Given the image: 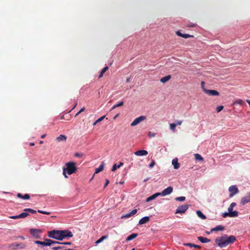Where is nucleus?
Returning <instances> with one entry per match:
<instances>
[{"label":"nucleus","instance_id":"obj_1","mask_svg":"<svg viewBox=\"0 0 250 250\" xmlns=\"http://www.w3.org/2000/svg\"><path fill=\"white\" fill-rule=\"evenodd\" d=\"M236 241V238L233 235L228 236L223 234L220 237L216 238L215 240L216 244L221 248H225L227 246L233 244Z\"/></svg>","mask_w":250,"mask_h":250},{"label":"nucleus","instance_id":"obj_2","mask_svg":"<svg viewBox=\"0 0 250 250\" xmlns=\"http://www.w3.org/2000/svg\"><path fill=\"white\" fill-rule=\"evenodd\" d=\"M66 167H63L66 171L67 173L69 175H71L76 172L77 168L76 166V163L73 162H69L65 164Z\"/></svg>","mask_w":250,"mask_h":250},{"label":"nucleus","instance_id":"obj_3","mask_svg":"<svg viewBox=\"0 0 250 250\" xmlns=\"http://www.w3.org/2000/svg\"><path fill=\"white\" fill-rule=\"evenodd\" d=\"M48 236L50 238H53L58 240H62L61 235V230H53L48 232Z\"/></svg>","mask_w":250,"mask_h":250},{"label":"nucleus","instance_id":"obj_4","mask_svg":"<svg viewBox=\"0 0 250 250\" xmlns=\"http://www.w3.org/2000/svg\"><path fill=\"white\" fill-rule=\"evenodd\" d=\"M26 245L23 243H14L10 244L8 246L9 248L13 250H15L17 249H24L26 248Z\"/></svg>","mask_w":250,"mask_h":250},{"label":"nucleus","instance_id":"obj_5","mask_svg":"<svg viewBox=\"0 0 250 250\" xmlns=\"http://www.w3.org/2000/svg\"><path fill=\"white\" fill-rule=\"evenodd\" d=\"M188 208V205L187 204H184L182 206H179L177 208L175 213H184L187 210Z\"/></svg>","mask_w":250,"mask_h":250},{"label":"nucleus","instance_id":"obj_6","mask_svg":"<svg viewBox=\"0 0 250 250\" xmlns=\"http://www.w3.org/2000/svg\"><path fill=\"white\" fill-rule=\"evenodd\" d=\"M61 235L62 238V240L66 237H72L73 236V234L71 231L68 230H61Z\"/></svg>","mask_w":250,"mask_h":250},{"label":"nucleus","instance_id":"obj_7","mask_svg":"<svg viewBox=\"0 0 250 250\" xmlns=\"http://www.w3.org/2000/svg\"><path fill=\"white\" fill-rule=\"evenodd\" d=\"M146 117L145 116H141L136 118L131 124V126H134L139 124L141 122L146 120Z\"/></svg>","mask_w":250,"mask_h":250},{"label":"nucleus","instance_id":"obj_8","mask_svg":"<svg viewBox=\"0 0 250 250\" xmlns=\"http://www.w3.org/2000/svg\"><path fill=\"white\" fill-rule=\"evenodd\" d=\"M229 190L230 192L229 197H233L235 194L238 192V189L235 186H231L229 188Z\"/></svg>","mask_w":250,"mask_h":250},{"label":"nucleus","instance_id":"obj_9","mask_svg":"<svg viewBox=\"0 0 250 250\" xmlns=\"http://www.w3.org/2000/svg\"><path fill=\"white\" fill-rule=\"evenodd\" d=\"M41 231L38 229H30V233L36 238H39L40 237V233Z\"/></svg>","mask_w":250,"mask_h":250},{"label":"nucleus","instance_id":"obj_10","mask_svg":"<svg viewBox=\"0 0 250 250\" xmlns=\"http://www.w3.org/2000/svg\"><path fill=\"white\" fill-rule=\"evenodd\" d=\"M29 215V213L27 212L26 211L22 212L19 215H16V216H10L9 218L11 219H17L19 218H24L28 216Z\"/></svg>","mask_w":250,"mask_h":250},{"label":"nucleus","instance_id":"obj_11","mask_svg":"<svg viewBox=\"0 0 250 250\" xmlns=\"http://www.w3.org/2000/svg\"><path fill=\"white\" fill-rule=\"evenodd\" d=\"M203 91L208 95L210 96H219V93L215 90H208L204 89Z\"/></svg>","mask_w":250,"mask_h":250},{"label":"nucleus","instance_id":"obj_12","mask_svg":"<svg viewBox=\"0 0 250 250\" xmlns=\"http://www.w3.org/2000/svg\"><path fill=\"white\" fill-rule=\"evenodd\" d=\"M173 191V188L171 187H168L164 190H163L162 192L160 193V195L162 196H166L170 194Z\"/></svg>","mask_w":250,"mask_h":250},{"label":"nucleus","instance_id":"obj_13","mask_svg":"<svg viewBox=\"0 0 250 250\" xmlns=\"http://www.w3.org/2000/svg\"><path fill=\"white\" fill-rule=\"evenodd\" d=\"M233 208L231 207H229L228 208V212L230 213V217H237L238 215V212L236 210L233 211Z\"/></svg>","mask_w":250,"mask_h":250},{"label":"nucleus","instance_id":"obj_14","mask_svg":"<svg viewBox=\"0 0 250 250\" xmlns=\"http://www.w3.org/2000/svg\"><path fill=\"white\" fill-rule=\"evenodd\" d=\"M250 202V193H249L248 195L241 199V204L243 205Z\"/></svg>","mask_w":250,"mask_h":250},{"label":"nucleus","instance_id":"obj_15","mask_svg":"<svg viewBox=\"0 0 250 250\" xmlns=\"http://www.w3.org/2000/svg\"><path fill=\"white\" fill-rule=\"evenodd\" d=\"M137 212V209H134L130 212L126 213L123 216H122L121 218H129L134 215H135Z\"/></svg>","mask_w":250,"mask_h":250},{"label":"nucleus","instance_id":"obj_16","mask_svg":"<svg viewBox=\"0 0 250 250\" xmlns=\"http://www.w3.org/2000/svg\"><path fill=\"white\" fill-rule=\"evenodd\" d=\"M147 154L148 152L146 150H140L134 152V154L136 156H144Z\"/></svg>","mask_w":250,"mask_h":250},{"label":"nucleus","instance_id":"obj_17","mask_svg":"<svg viewBox=\"0 0 250 250\" xmlns=\"http://www.w3.org/2000/svg\"><path fill=\"white\" fill-rule=\"evenodd\" d=\"M225 229V227L221 225H218L215 227L214 228H212L210 229V232H212L215 231H222Z\"/></svg>","mask_w":250,"mask_h":250},{"label":"nucleus","instance_id":"obj_18","mask_svg":"<svg viewBox=\"0 0 250 250\" xmlns=\"http://www.w3.org/2000/svg\"><path fill=\"white\" fill-rule=\"evenodd\" d=\"M160 195V192H157L154 194L153 195L149 196L146 199V202H148L152 200L155 199L156 198H157L158 196Z\"/></svg>","mask_w":250,"mask_h":250},{"label":"nucleus","instance_id":"obj_19","mask_svg":"<svg viewBox=\"0 0 250 250\" xmlns=\"http://www.w3.org/2000/svg\"><path fill=\"white\" fill-rule=\"evenodd\" d=\"M149 220V217L146 216L141 218L139 221V225H143L147 223Z\"/></svg>","mask_w":250,"mask_h":250},{"label":"nucleus","instance_id":"obj_20","mask_svg":"<svg viewBox=\"0 0 250 250\" xmlns=\"http://www.w3.org/2000/svg\"><path fill=\"white\" fill-rule=\"evenodd\" d=\"M176 35H177L178 36H180L181 37L187 39L190 37H193V36L190 35L189 34H182L179 31H178L176 32Z\"/></svg>","mask_w":250,"mask_h":250},{"label":"nucleus","instance_id":"obj_21","mask_svg":"<svg viewBox=\"0 0 250 250\" xmlns=\"http://www.w3.org/2000/svg\"><path fill=\"white\" fill-rule=\"evenodd\" d=\"M178 160L177 158H175L172 161V164L174 166V168L175 169H178L180 167V164L178 162Z\"/></svg>","mask_w":250,"mask_h":250},{"label":"nucleus","instance_id":"obj_22","mask_svg":"<svg viewBox=\"0 0 250 250\" xmlns=\"http://www.w3.org/2000/svg\"><path fill=\"white\" fill-rule=\"evenodd\" d=\"M17 197L19 198H21L24 200H28L30 199V195L28 194H25L22 195L21 193H19L17 194Z\"/></svg>","mask_w":250,"mask_h":250},{"label":"nucleus","instance_id":"obj_23","mask_svg":"<svg viewBox=\"0 0 250 250\" xmlns=\"http://www.w3.org/2000/svg\"><path fill=\"white\" fill-rule=\"evenodd\" d=\"M46 241H47V246H51L54 244H61L60 242L56 241H54L51 239H46Z\"/></svg>","mask_w":250,"mask_h":250},{"label":"nucleus","instance_id":"obj_24","mask_svg":"<svg viewBox=\"0 0 250 250\" xmlns=\"http://www.w3.org/2000/svg\"><path fill=\"white\" fill-rule=\"evenodd\" d=\"M198 240L203 243H208L210 242V240L206 237L202 236L198 237Z\"/></svg>","mask_w":250,"mask_h":250},{"label":"nucleus","instance_id":"obj_25","mask_svg":"<svg viewBox=\"0 0 250 250\" xmlns=\"http://www.w3.org/2000/svg\"><path fill=\"white\" fill-rule=\"evenodd\" d=\"M184 245L185 246H188V247H189L190 248H197V249H200L201 248V247L199 246V245H195V244H192V243H184Z\"/></svg>","mask_w":250,"mask_h":250},{"label":"nucleus","instance_id":"obj_26","mask_svg":"<svg viewBox=\"0 0 250 250\" xmlns=\"http://www.w3.org/2000/svg\"><path fill=\"white\" fill-rule=\"evenodd\" d=\"M104 162H102L101 164L99 167L95 169V173L97 174V173H98L102 171L104 169Z\"/></svg>","mask_w":250,"mask_h":250},{"label":"nucleus","instance_id":"obj_27","mask_svg":"<svg viewBox=\"0 0 250 250\" xmlns=\"http://www.w3.org/2000/svg\"><path fill=\"white\" fill-rule=\"evenodd\" d=\"M171 77V75H167L165 77L162 78L160 79V82L162 83H165L167 82L168 81H169Z\"/></svg>","mask_w":250,"mask_h":250},{"label":"nucleus","instance_id":"obj_28","mask_svg":"<svg viewBox=\"0 0 250 250\" xmlns=\"http://www.w3.org/2000/svg\"><path fill=\"white\" fill-rule=\"evenodd\" d=\"M138 236L137 233H132L130 235H129L126 239V241H131L135 238H136Z\"/></svg>","mask_w":250,"mask_h":250},{"label":"nucleus","instance_id":"obj_29","mask_svg":"<svg viewBox=\"0 0 250 250\" xmlns=\"http://www.w3.org/2000/svg\"><path fill=\"white\" fill-rule=\"evenodd\" d=\"M196 214L198 216L201 218L202 219H206V216L200 210H197L196 211Z\"/></svg>","mask_w":250,"mask_h":250},{"label":"nucleus","instance_id":"obj_30","mask_svg":"<svg viewBox=\"0 0 250 250\" xmlns=\"http://www.w3.org/2000/svg\"><path fill=\"white\" fill-rule=\"evenodd\" d=\"M66 140V137L63 135H60L57 138V140L59 142L60 141H65Z\"/></svg>","mask_w":250,"mask_h":250},{"label":"nucleus","instance_id":"obj_31","mask_svg":"<svg viewBox=\"0 0 250 250\" xmlns=\"http://www.w3.org/2000/svg\"><path fill=\"white\" fill-rule=\"evenodd\" d=\"M34 243L36 244L41 245L43 247L47 246V241H46V239H45V241L43 242L40 241H35Z\"/></svg>","mask_w":250,"mask_h":250},{"label":"nucleus","instance_id":"obj_32","mask_svg":"<svg viewBox=\"0 0 250 250\" xmlns=\"http://www.w3.org/2000/svg\"><path fill=\"white\" fill-rule=\"evenodd\" d=\"M108 66L104 67L103 69V70L101 71V72L99 76V78H102L104 74L108 70Z\"/></svg>","mask_w":250,"mask_h":250},{"label":"nucleus","instance_id":"obj_33","mask_svg":"<svg viewBox=\"0 0 250 250\" xmlns=\"http://www.w3.org/2000/svg\"><path fill=\"white\" fill-rule=\"evenodd\" d=\"M123 104H124V102L123 101L120 102V103H118L117 104L114 105L112 106L111 110H113V109L116 108V107L121 106L123 105Z\"/></svg>","mask_w":250,"mask_h":250},{"label":"nucleus","instance_id":"obj_34","mask_svg":"<svg viewBox=\"0 0 250 250\" xmlns=\"http://www.w3.org/2000/svg\"><path fill=\"white\" fill-rule=\"evenodd\" d=\"M195 159L196 160L198 161H203V158L202 157V156L199 154H194Z\"/></svg>","mask_w":250,"mask_h":250},{"label":"nucleus","instance_id":"obj_35","mask_svg":"<svg viewBox=\"0 0 250 250\" xmlns=\"http://www.w3.org/2000/svg\"><path fill=\"white\" fill-rule=\"evenodd\" d=\"M24 211H26L28 213V212L30 213H36V211L35 210H34L32 208H25L24 209Z\"/></svg>","mask_w":250,"mask_h":250},{"label":"nucleus","instance_id":"obj_36","mask_svg":"<svg viewBox=\"0 0 250 250\" xmlns=\"http://www.w3.org/2000/svg\"><path fill=\"white\" fill-rule=\"evenodd\" d=\"M24 211H26L28 213V212L30 213H36V211L35 210H34L32 208H25L24 209Z\"/></svg>","mask_w":250,"mask_h":250},{"label":"nucleus","instance_id":"obj_37","mask_svg":"<svg viewBox=\"0 0 250 250\" xmlns=\"http://www.w3.org/2000/svg\"><path fill=\"white\" fill-rule=\"evenodd\" d=\"M107 238V235L103 236L102 237H101L99 239H98L96 242V244H99L101 242H102L104 240Z\"/></svg>","mask_w":250,"mask_h":250},{"label":"nucleus","instance_id":"obj_38","mask_svg":"<svg viewBox=\"0 0 250 250\" xmlns=\"http://www.w3.org/2000/svg\"><path fill=\"white\" fill-rule=\"evenodd\" d=\"M105 118V116H103L101 117H100V118H99L98 120H97L94 123H93V125H96L97 123L101 122L102 121H103L104 118Z\"/></svg>","mask_w":250,"mask_h":250},{"label":"nucleus","instance_id":"obj_39","mask_svg":"<svg viewBox=\"0 0 250 250\" xmlns=\"http://www.w3.org/2000/svg\"><path fill=\"white\" fill-rule=\"evenodd\" d=\"M177 126V125L175 123H172L169 125L170 129L173 131H175V127Z\"/></svg>","mask_w":250,"mask_h":250},{"label":"nucleus","instance_id":"obj_40","mask_svg":"<svg viewBox=\"0 0 250 250\" xmlns=\"http://www.w3.org/2000/svg\"><path fill=\"white\" fill-rule=\"evenodd\" d=\"M175 200L178 201L183 202L186 200V197L184 196L178 197L175 198Z\"/></svg>","mask_w":250,"mask_h":250},{"label":"nucleus","instance_id":"obj_41","mask_svg":"<svg viewBox=\"0 0 250 250\" xmlns=\"http://www.w3.org/2000/svg\"><path fill=\"white\" fill-rule=\"evenodd\" d=\"M224 108V106H222V105H220V106H218L217 107H216V111L217 113H219L221 111H222Z\"/></svg>","mask_w":250,"mask_h":250},{"label":"nucleus","instance_id":"obj_42","mask_svg":"<svg viewBox=\"0 0 250 250\" xmlns=\"http://www.w3.org/2000/svg\"><path fill=\"white\" fill-rule=\"evenodd\" d=\"M120 167V166H118L116 164H115L112 167V169L111 170L112 171H115L117 168H119Z\"/></svg>","mask_w":250,"mask_h":250},{"label":"nucleus","instance_id":"obj_43","mask_svg":"<svg viewBox=\"0 0 250 250\" xmlns=\"http://www.w3.org/2000/svg\"><path fill=\"white\" fill-rule=\"evenodd\" d=\"M38 212L39 213H42V214H46V215H49L51 213L50 212H47V211H42V210H40V209H39L38 210Z\"/></svg>","mask_w":250,"mask_h":250},{"label":"nucleus","instance_id":"obj_44","mask_svg":"<svg viewBox=\"0 0 250 250\" xmlns=\"http://www.w3.org/2000/svg\"><path fill=\"white\" fill-rule=\"evenodd\" d=\"M196 26V24L193 23H188L186 25L187 27H194Z\"/></svg>","mask_w":250,"mask_h":250},{"label":"nucleus","instance_id":"obj_45","mask_svg":"<svg viewBox=\"0 0 250 250\" xmlns=\"http://www.w3.org/2000/svg\"><path fill=\"white\" fill-rule=\"evenodd\" d=\"M155 165V162L154 160H152L151 163L149 165V167L150 168H152L154 167V166Z\"/></svg>","mask_w":250,"mask_h":250},{"label":"nucleus","instance_id":"obj_46","mask_svg":"<svg viewBox=\"0 0 250 250\" xmlns=\"http://www.w3.org/2000/svg\"><path fill=\"white\" fill-rule=\"evenodd\" d=\"M230 214L229 212H225L223 214L222 216L224 218L227 217L228 216L230 217Z\"/></svg>","mask_w":250,"mask_h":250},{"label":"nucleus","instance_id":"obj_47","mask_svg":"<svg viewBox=\"0 0 250 250\" xmlns=\"http://www.w3.org/2000/svg\"><path fill=\"white\" fill-rule=\"evenodd\" d=\"M84 109H85V108L84 107H83L82 108L80 111L77 112V113L75 115V117H76L77 116H78L79 114H80L81 113L83 112V111H84Z\"/></svg>","mask_w":250,"mask_h":250},{"label":"nucleus","instance_id":"obj_48","mask_svg":"<svg viewBox=\"0 0 250 250\" xmlns=\"http://www.w3.org/2000/svg\"><path fill=\"white\" fill-rule=\"evenodd\" d=\"M175 124L177 125H181L182 123H183V121H179V120H176L175 121Z\"/></svg>","mask_w":250,"mask_h":250},{"label":"nucleus","instance_id":"obj_49","mask_svg":"<svg viewBox=\"0 0 250 250\" xmlns=\"http://www.w3.org/2000/svg\"><path fill=\"white\" fill-rule=\"evenodd\" d=\"M66 173H67L66 170L63 168V173H62V174H63V176H64L65 178H67L68 177L66 175Z\"/></svg>","mask_w":250,"mask_h":250},{"label":"nucleus","instance_id":"obj_50","mask_svg":"<svg viewBox=\"0 0 250 250\" xmlns=\"http://www.w3.org/2000/svg\"><path fill=\"white\" fill-rule=\"evenodd\" d=\"M148 135L149 137H152L155 136V134L151 132H149Z\"/></svg>","mask_w":250,"mask_h":250},{"label":"nucleus","instance_id":"obj_51","mask_svg":"<svg viewBox=\"0 0 250 250\" xmlns=\"http://www.w3.org/2000/svg\"><path fill=\"white\" fill-rule=\"evenodd\" d=\"M109 183V181L108 179L105 180V183L104 185V188H105Z\"/></svg>","mask_w":250,"mask_h":250},{"label":"nucleus","instance_id":"obj_52","mask_svg":"<svg viewBox=\"0 0 250 250\" xmlns=\"http://www.w3.org/2000/svg\"><path fill=\"white\" fill-rule=\"evenodd\" d=\"M243 103V101L241 99H239V100H237L236 102H235V103L236 104H241Z\"/></svg>","mask_w":250,"mask_h":250},{"label":"nucleus","instance_id":"obj_53","mask_svg":"<svg viewBox=\"0 0 250 250\" xmlns=\"http://www.w3.org/2000/svg\"><path fill=\"white\" fill-rule=\"evenodd\" d=\"M53 249H58V250H63V248L62 247H61V246L56 247L53 248Z\"/></svg>","mask_w":250,"mask_h":250},{"label":"nucleus","instance_id":"obj_54","mask_svg":"<svg viewBox=\"0 0 250 250\" xmlns=\"http://www.w3.org/2000/svg\"><path fill=\"white\" fill-rule=\"evenodd\" d=\"M61 244H64V245H71L72 243L70 242H68L61 243Z\"/></svg>","mask_w":250,"mask_h":250},{"label":"nucleus","instance_id":"obj_55","mask_svg":"<svg viewBox=\"0 0 250 250\" xmlns=\"http://www.w3.org/2000/svg\"><path fill=\"white\" fill-rule=\"evenodd\" d=\"M236 204L234 202H233V203H231L229 207H231V208H233L235 206H236Z\"/></svg>","mask_w":250,"mask_h":250},{"label":"nucleus","instance_id":"obj_56","mask_svg":"<svg viewBox=\"0 0 250 250\" xmlns=\"http://www.w3.org/2000/svg\"><path fill=\"white\" fill-rule=\"evenodd\" d=\"M205 83V82H203V81L201 82V86H202V88L203 90L204 89H205V87H204Z\"/></svg>","mask_w":250,"mask_h":250},{"label":"nucleus","instance_id":"obj_57","mask_svg":"<svg viewBox=\"0 0 250 250\" xmlns=\"http://www.w3.org/2000/svg\"><path fill=\"white\" fill-rule=\"evenodd\" d=\"M130 78H127L126 80V82L128 83L130 81Z\"/></svg>","mask_w":250,"mask_h":250},{"label":"nucleus","instance_id":"obj_58","mask_svg":"<svg viewBox=\"0 0 250 250\" xmlns=\"http://www.w3.org/2000/svg\"><path fill=\"white\" fill-rule=\"evenodd\" d=\"M29 145L31 146H33L35 145V144L34 143L31 142V143H30Z\"/></svg>","mask_w":250,"mask_h":250},{"label":"nucleus","instance_id":"obj_59","mask_svg":"<svg viewBox=\"0 0 250 250\" xmlns=\"http://www.w3.org/2000/svg\"><path fill=\"white\" fill-rule=\"evenodd\" d=\"M46 134H43L41 136V138L43 139L44 138Z\"/></svg>","mask_w":250,"mask_h":250},{"label":"nucleus","instance_id":"obj_60","mask_svg":"<svg viewBox=\"0 0 250 250\" xmlns=\"http://www.w3.org/2000/svg\"><path fill=\"white\" fill-rule=\"evenodd\" d=\"M246 101L248 103V104H249V106L250 107V100H247Z\"/></svg>","mask_w":250,"mask_h":250},{"label":"nucleus","instance_id":"obj_61","mask_svg":"<svg viewBox=\"0 0 250 250\" xmlns=\"http://www.w3.org/2000/svg\"><path fill=\"white\" fill-rule=\"evenodd\" d=\"M123 163H122V162H120V164H119V165H118V166H120V167H121L122 166H123Z\"/></svg>","mask_w":250,"mask_h":250},{"label":"nucleus","instance_id":"obj_62","mask_svg":"<svg viewBox=\"0 0 250 250\" xmlns=\"http://www.w3.org/2000/svg\"><path fill=\"white\" fill-rule=\"evenodd\" d=\"M77 104V103H76L75 104H74V106L73 108H72V109H74L76 106Z\"/></svg>","mask_w":250,"mask_h":250},{"label":"nucleus","instance_id":"obj_63","mask_svg":"<svg viewBox=\"0 0 250 250\" xmlns=\"http://www.w3.org/2000/svg\"><path fill=\"white\" fill-rule=\"evenodd\" d=\"M119 114H117L114 117V119H115L118 116Z\"/></svg>","mask_w":250,"mask_h":250},{"label":"nucleus","instance_id":"obj_64","mask_svg":"<svg viewBox=\"0 0 250 250\" xmlns=\"http://www.w3.org/2000/svg\"><path fill=\"white\" fill-rule=\"evenodd\" d=\"M80 156V155H79V153H76V154H75V156H77V157H78V156Z\"/></svg>","mask_w":250,"mask_h":250}]
</instances>
